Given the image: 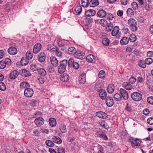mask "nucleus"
Wrapping results in <instances>:
<instances>
[{"label": "nucleus", "mask_w": 153, "mask_h": 153, "mask_svg": "<svg viewBox=\"0 0 153 153\" xmlns=\"http://www.w3.org/2000/svg\"><path fill=\"white\" fill-rule=\"evenodd\" d=\"M70 67L69 66L68 62L66 59H64L60 62L58 66V71L60 74L64 73L66 69Z\"/></svg>", "instance_id": "nucleus-1"}, {"label": "nucleus", "mask_w": 153, "mask_h": 153, "mask_svg": "<svg viewBox=\"0 0 153 153\" xmlns=\"http://www.w3.org/2000/svg\"><path fill=\"white\" fill-rule=\"evenodd\" d=\"M128 24L130 29L133 31H136L137 30L136 21L134 19L131 18L128 21Z\"/></svg>", "instance_id": "nucleus-2"}, {"label": "nucleus", "mask_w": 153, "mask_h": 153, "mask_svg": "<svg viewBox=\"0 0 153 153\" xmlns=\"http://www.w3.org/2000/svg\"><path fill=\"white\" fill-rule=\"evenodd\" d=\"M131 97L134 100L137 101L140 100L142 98L141 94L137 92H133L131 94Z\"/></svg>", "instance_id": "nucleus-3"}, {"label": "nucleus", "mask_w": 153, "mask_h": 153, "mask_svg": "<svg viewBox=\"0 0 153 153\" xmlns=\"http://www.w3.org/2000/svg\"><path fill=\"white\" fill-rule=\"evenodd\" d=\"M33 94L34 91L32 88H29L25 90L24 95L26 97H31L33 96Z\"/></svg>", "instance_id": "nucleus-4"}, {"label": "nucleus", "mask_w": 153, "mask_h": 153, "mask_svg": "<svg viewBox=\"0 0 153 153\" xmlns=\"http://www.w3.org/2000/svg\"><path fill=\"white\" fill-rule=\"evenodd\" d=\"M69 66H72L74 69H77L79 67V65L77 62L74 61L72 59H70L68 61Z\"/></svg>", "instance_id": "nucleus-5"}, {"label": "nucleus", "mask_w": 153, "mask_h": 153, "mask_svg": "<svg viewBox=\"0 0 153 153\" xmlns=\"http://www.w3.org/2000/svg\"><path fill=\"white\" fill-rule=\"evenodd\" d=\"M85 54L84 53L81 52L80 51H78L76 52H75V53L74 55L76 58L82 59L83 58H85Z\"/></svg>", "instance_id": "nucleus-6"}, {"label": "nucleus", "mask_w": 153, "mask_h": 153, "mask_svg": "<svg viewBox=\"0 0 153 153\" xmlns=\"http://www.w3.org/2000/svg\"><path fill=\"white\" fill-rule=\"evenodd\" d=\"M99 94L102 100H104L107 98V93L104 90L101 89L99 91Z\"/></svg>", "instance_id": "nucleus-7"}, {"label": "nucleus", "mask_w": 153, "mask_h": 153, "mask_svg": "<svg viewBox=\"0 0 153 153\" xmlns=\"http://www.w3.org/2000/svg\"><path fill=\"white\" fill-rule=\"evenodd\" d=\"M42 48V45L40 43H37L34 46L33 51L34 53L37 54L39 52Z\"/></svg>", "instance_id": "nucleus-8"}, {"label": "nucleus", "mask_w": 153, "mask_h": 153, "mask_svg": "<svg viewBox=\"0 0 153 153\" xmlns=\"http://www.w3.org/2000/svg\"><path fill=\"white\" fill-rule=\"evenodd\" d=\"M105 102L107 105L109 107H111L114 104L113 99L110 97L108 96L106 98Z\"/></svg>", "instance_id": "nucleus-9"}, {"label": "nucleus", "mask_w": 153, "mask_h": 153, "mask_svg": "<svg viewBox=\"0 0 153 153\" xmlns=\"http://www.w3.org/2000/svg\"><path fill=\"white\" fill-rule=\"evenodd\" d=\"M51 62L54 67H57L58 65V61L57 58L55 56H51L50 57Z\"/></svg>", "instance_id": "nucleus-10"}, {"label": "nucleus", "mask_w": 153, "mask_h": 153, "mask_svg": "<svg viewBox=\"0 0 153 153\" xmlns=\"http://www.w3.org/2000/svg\"><path fill=\"white\" fill-rule=\"evenodd\" d=\"M120 92L124 99L127 100L128 98V96L127 91L124 89L120 88Z\"/></svg>", "instance_id": "nucleus-11"}, {"label": "nucleus", "mask_w": 153, "mask_h": 153, "mask_svg": "<svg viewBox=\"0 0 153 153\" xmlns=\"http://www.w3.org/2000/svg\"><path fill=\"white\" fill-rule=\"evenodd\" d=\"M141 5H144L145 9L147 10H150L149 4L146 2V0H137Z\"/></svg>", "instance_id": "nucleus-12"}, {"label": "nucleus", "mask_w": 153, "mask_h": 153, "mask_svg": "<svg viewBox=\"0 0 153 153\" xmlns=\"http://www.w3.org/2000/svg\"><path fill=\"white\" fill-rule=\"evenodd\" d=\"M34 122L36 125L41 126L44 124V120L42 117H38L35 120Z\"/></svg>", "instance_id": "nucleus-13"}, {"label": "nucleus", "mask_w": 153, "mask_h": 153, "mask_svg": "<svg viewBox=\"0 0 153 153\" xmlns=\"http://www.w3.org/2000/svg\"><path fill=\"white\" fill-rule=\"evenodd\" d=\"M86 74L85 73H82L79 76V82L82 84H84L86 82Z\"/></svg>", "instance_id": "nucleus-14"}, {"label": "nucleus", "mask_w": 153, "mask_h": 153, "mask_svg": "<svg viewBox=\"0 0 153 153\" xmlns=\"http://www.w3.org/2000/svg\"><path fill=\"white\" fill-rule=\"evenodd\" d=\"M8 53L12 55H14L17 53V49L13 47H10L8 50Z\"/></svg>", "instance_id": "nucleus-15"}, {"label": "nucleus", "mask_w": 153, "mask_h": 153, "mask_svg": "<svg viewBox=\"0 0 153 153\" xmlns=\"http://www.w3.org/2000/svg\"><path fill=\"white\" fill-rule=\"evenodd\" d=\"M96 115L100 118L105 119L107 117V114L102 111H99L96 113Z\"/></svg>", "instance_id": "nucleus-16"}, {"label": "nucleus", "mask_w": 153, "mask_h": 153, "mask_svg": "<svg viewBox=\"0 0 153 153\" xmlns=\"http://www.w3.org/2000/svg\"><path fill=\"white\" fill-rule=\"evenodd\" d=\"M96 14V11L92 9L88 10L85 12V15L87 16L90 17L93 16Z\"/></svg>", "instance_id": "nucleus-17"}, {"label": "nucleus", "mask_w": 153, "mask_h": 153, "mask_svg": "<svg viewBox=\"0 0 153 153\" xmlns=\"http://www.w3.org/2000/svg\"><path fill=\"white\" fill-rule=\"evenodd\" d=\"M46 59V55L44 53H41L38 55V59L39 61L43 62Z\"/></svg>", "instance_id": "nucleus-18"}, {"label": "nucleus", "mask_w": 153, "mask_h": 153, "mask_svg": "<svg viewBox=\"0 0 153 153\" xmlns=\"http://www.w3.org/2000/svg\"><path fill=\"white\" fill-rule=\"evenodd\" d=\"M107 15L106 12L103 10H99L97 13L98 16L100 18H103L106 16Z\"/></svg>", "instance_id": "nucleus-19"}, {"label": "nucleus", "mask_w": 153, "mask_h": 153, "mask_svg": "<svg viewBox=\"0 0 153 153\" xmlns=\"http://www.w3.org/2000/svg\"><path fill=\"white\" fill-rule=\"evenodd\" d=\"M18 75V71L16 70H14L10 73V77L11 79H14L17 77Z\"/></svg>", "instance_id": "nucleus-20"}, {"label": "nucleus", "mask_w": 153, "mask_h": 153, "mask_svg": "<svg viewBox=\"0 0 153 153\" xmlns=\"http://www.w3.org/2000/svg\"><path fill=\"white\" fill-rule=\"evenodd\" d=\"M120 30V28L118 26H116L113 28L111 34L113 36H114L117 35Z\"/></svg>", "instance_id": "nucleus-21"}, {"label": "nucleus", "mask_w": 153, "mask_h": 153, "mask_svg": "<svg viewBox=\"0 0 153 153\" xmlns=\"http://www.w3.org/2000/svg\"><path fill=\"white\" fill-rule=\"evenodd\" d=\"M61 80L63 82H67L69 79V77L68 75L64 74L62 75L60 77Z\"/></svg>", "instance_id": "nucleus-22"}, {"label": "nucleus", "mask_w": 153, "mask_h": 153, "mask_svg": "<svg viewBox=\"0 0 153 153\" xmlns=\"http://www.w3.org/2000/svg\"><path fill=\"white\" fill-rule=\"evenodd\" d=\"M129 41V39L126 37H124L122 38L120 41V43L122 45H125L127 44Z\"/></svg>", "instance_id": "nucleus-23"}, {"label": "nucleus", "mask_w": 153, "mask_h": 153, "mask_svg": "<svg viewBox=\"0 0 153 153\" xmlns=\"http://www.w3.org/2000/svg\"><path fill=\"white\" fill-rule=\"evenodd\" d=\"M37 72L39 74L43 76H45L47 74L45 70L42 68H39Z\"/></svg>", "instance_id": "nucleus-24"}, {"label": "nucleus", "mask_w": 153, "mask_h": 153, "mask_svg": "<svg viewBox=\"0 0 153 153\" xmlns=\"http://www.w3.org/2000/svg\"><path fill=\"white\" fill-rule=\"evenodd\" d=\"M113 27V24L110 22V23H107L105 25V29L106 31L108 32L111 31Z\"/></svg>", "instance_id": "nucleus-25"}, {"label": "nucleus", "mask_w": 153, "mask_h": 153, "mask_svg": "<svg viewBox=\"0 0 153 153\" xmlns=\"http://www.w3.org/2000/svg\"><path fill=\"white\" fill-rule=\"evenodd\" d=\"M89 4L90 7H94L99 5V2L98 0H91Z\"/></svg>", "instance_id": "nucleus-26"}, {"label": "nucleus", "mask_w": 153, "mask_h": 153, "mask_svg": "<svg viewBox=\"0 0 153 153\" xmlns=\"http://www.w3.org/2000/svg\"><path fill=\"white\" fill-rule=\"evenodd\" d=\"M20 87L21 88L24 89L25 88H29L30 87L29 84L26 82H23L20 84Z\"/></svg>", "instance_id": "nucleus-27"}, {"label": "nucleus", "mask_w": 153, "mask_h": 153, "mask_svg": "<svg viewBox=\"0 0 153 153\" xmlns=\"http://www.w3.org/2000/svg\"><path fill=\"white\" fill-rule=\"evenodd\" d=\"M123 87L126 90H130L132 88V86L130 83L127 82H124L123 85Z\"/></svg>", "instance_id": "nucleus-28"}, {"label": "nucleus", "mask_w": 153, "mask_h": 153, "mask_svg": "<svg viewBox=\"0 0 153 153\" xmlns=\"http://www.w3.org/2000/svg\"><path fill=\"white\" fill-rule=\"evenodd\" d=\"M52 140L53 142L59 144L62 143L61 139L59 137H57L54 136L52 138Z\"/></svg>", "instance_id": "nucleus-29"}, {"label": "nucleus", "mask_w": 153, "mask_h": 153, "mask_svg": "<svg viewBox=\"0 0 153 153\" xmlns=\"http://www.w3.org/2000/svg\"><path fill=\"white\" fill-rule=\"evenodd\" d=\"M49 123L50 126L53 127L56 126V122L55 119L53 118H51L49 119Z\"/></svg>", "instance_id": "nucleus-30"}, {"label": "nucleus", "mask_w": 153, "mask_h": 153, "mask_svg": "<svg viewBox=\"0 0 153 153\" xmlns=\"http://www.w3.org/2000/svg\"><path fill=\"white\" fill-rule=\"evenodd\" d=\"M28 60L25 57H22L21 60V64L23 66L27 65L28 64Z\"/></svg>", "instance_id": "nucleus-31"}, {"label": "nucleus", "mask_w": 153, "mask_h": 153, "mask_svg": "<svg viewBox=\"0 0 153 153\" xmlns=\"http://www.w3.org/2000/svg\"><path fill=\"white\" fill-rule=\"evenodd\" d=\"M108 92L109 93H112L114 91V86L112 84H109L108 85V87L107 88Z\"/></svg>", "instance_id": "nucleus-32"}, {"label": "nucleus", "mask_w": 153, "mask_h": 153, "mask_svg": "<svg viewBox=\"0 0 153 153\" xmlns=\"http://www.w3.org/2000/svg\"><path fill=\"white\" fill-rule=\"evenodd\" d=\"M86 59L88 62H92L95 59V57L93 55L89 54L87 56Z\"/></svg>", "instance_id": "nucleus-33"}, {"label": "nucleus", "mask_w": 153, "mask_h": 153, "mask_svg": "<svg viewBox=\"0 0 153 153\" xmlns=\"http://www.w3.org/2000/svg\"><path fill=\"white\" fill-rule=\"evenodd\" d=\"M22 75L26 77L30 76L31 75L29 71L25 69H22Z\"/></svg>", "instance_id": "nucleus-34"}, {"label": "nucleus", "mask_w": 153, "mask_h": 153, "mask_svg": "<svg viewBox=\"0 0 153 153\" xmlns=\"http://www.w3.org/2000/svg\"><path fill=\"white\" fill-rule=\"evenodd\" d=\"M76 51V49L74 47H70L68 50V52L69 54L73 55H74Z\"/></svg>", "instance_id": "nucleus-35"}, {"label": "nucleus", "mask_w": 153, "mask_h": 153, "mask_svg": "<svg viewBox=\"0 0 153 153\" xmlns=\"http://www.w3.org/2000/svg\"><path fill=\"white\" fill-rule=\"evenodd\" d=\"M114 97L115 100L117 101H120L122 100V97L119 94H116L114 96Z\"/></svg>", "instance_id": "nucleus-36"}, {"label": "nucleus", "mask_w": 153, "mask_h": 153, "mask_svg": "<svg viewBox=\"0 0 153 153\" xmlns=\"http://www.w3.org/2000/svg\"><path fill=\"white\" fill-rule=\"evenodd\" d=\"M46 145L48 146L53 147L55 144L53 140H47L45 141Z\"/></svg>", "instance_id": "nucleus-37"}, {"label": "nucleus", "mask_w": 153, "mask_h": 153, "mask_svg": "<svg viewBox=\"0 0 153 153\" xmlns=\"http://www.w3.org/2000/svg\"><path fill=\"white\" fill-rule=\"evenodd\" d=\"M30 68L33 71H38L39 68L36 64H32L30 65Z\"/></svg>", "instance_id": "nucleus-38"}, {"label": "nucleus", "mask_w": 153, "mask_h": 153, "mask_svg": "<svg viewBox=\"0 0 153 153\" xmlns=\"http://www.w3.org/2000/svg\"><path fill=\"white\" fill-rule=\"evenodd\" d=\"M100 124L103 127L105 128L108 129L109 128V126L107 123L104 121H101L100 123Z\"/></svg>", "instance_id": "nucleus-39"}, {"label": "nucleus", "mask_w": 153, "mask_h": 153, "mask_svg": "<svg viewBox=\"0 0 153 153\" xmlns=\"http://www.w3.org/2000/svg\"><path fill=\"white\" fill-rule=\"evenodd\" d=\"M140 140L138 139H135L134 141V145L132 147H134L135 146H140Z\"/></svg>", "instance_id": "nucleus-40"}, {"label": "nucleus", "mask_w": 153, "mask_h": 153, "mask_svg": "<svg viewBox=\"0 0 153 153\" xmlns=\"http://www.w3.org/2000/svg\"><path fill=\"white\" fill-rule=\"evenodd\" d=\"M26 58L29 60L31 59L33 57V54L30 52H27L26 54Z\"/></svg>", "instance_id": "nucleus-41"}, {"label": "nucleus", "mask_w": 153, "mask_h": 153, "mask_svg": "<svg viewBox=\"0 0 153 153\" xmlns=\"http://www.w3.org/2000/svg\"><path fill=\"white\" fill-rule=\"evenodd\" d=\"M89 0H82V6L84 7H87L88 5Z\"/></svg>", "instance_id": "nucleus-42"}, {"label": "nucleus", "mask_w": 153, "mask_h": 153, "mask_svg": "<svg viewBox=\"0 0 153 153\" xmlns=\"http://www.w3.org/2000/svg\"><path fill=\"white\" fill-rule=\"evenodd\" d=\"M82 7L81 6H79L76 7L75 11L78 15L82 11Z\"/></svg>", "instance_id": "nucleus-43"}, {"label": "nucleus", "mask_w": 153, "mask_h": 153, "mask_svg": "<svg viewBox=\"0 0 153 153\" xmlns=\"http://www.w3.org/2000/svg\"><path fill=\"white\" fill-rule=\"evenodd\" d=\"M130 41L131 42H134L136 40V36L134 34H132L131 35L129 39Z\"/></svg>", "instance_id": "nucleus-44"}, {"label": "nucleus", "mask_w": 153, "mask_h": 153, "mask_svg": "<svg viewBox=\"0 0 153 153\" xmlns=\"http://www.w3.org/2000/svg\"><path fill=\"white\" fill-rule=\"evenodd\" d=\"M57 49V47L53 45H51L48 47V49L52 51H56Z\"/></svg>", "instance_id": "nucleus-45"}, {"label": "nucleus", "mask_w": 153, "mask_h": 153, "mask_svg": "<svg viewBox=\"0 0 153 153\" xmlns=\"http://www.w3.org/2000/svg\"><path fill=\"white\" fill-rule=\"evenodd\" d=\"M146 64L143 61L141 60L138 62V65L140 67L143 68H145L146 67Z\"/></svg>", "instance_id": "nucleus-46"}, {"label": "nucleus", "mask_w": 153, "mask_h": 153, "mask_svg": "<svg viewBox=\"0 0 153 153\" xmlns=\"http://www.w3.org/2000/svg\"><path fill=\"white\" fill-rule=\"evenodd\" d=\"M102 42L103 45L108 46L109 45V40L108 39L105 38L102 40Z\"/></svg>", "instance_id": "nucleus-47"}, {"label": "nucleus", "mask_w": 153, "mask_h": 153, "mask_svg": "<svg viewBox=\"0 0 153 153\" xmlns=\"http://www.w3.org/2000/svg\"><path fill=\"white\" fill-rule=\"evenodd\" d=\"M60 130L61 131L64 133L66 132V126L63 124H61L60 127Z\"/></svg>", "instance_id": "nucleus-48"}, {"label": "nucleus", "mask_w": 153, "mask_h": 153, "mask_svg": "<svg viewBox=\"0 0 153 153\" xmlns=\"http://www.w3.org/2000/svg\"><path fill=\"white\" fill-rule=\"evenodd\" d=\"M127 13L128 15L130 16L133 15L134 14V12L133 10L130 8H129L127 9Z\"/></svg>", "instance_id": "nucleus-49"}, {"label": "nucleus", "mask_w": 153, "mask_h": 153, "mask_svg": "<svg viewBox=\"0 0 153 153\" xmlns=\"http://www.w3.org/2000/svg\"><path fill=\"white\" fill-rule=\"evenodd\" d=\"M107 23V21L104 19H102L100 22V24L103 27H105Z\"/></svg>", "instance_id": "nucleus-50"}, {"label": "nucleus", "mask_w": 153, "mask_h": 153, "mask_svg": "<svg viewBox=\"0 0 153 153\" xmlns=\"http://www.w3.org/2000/svg\"><path fill=\"white\" fill-rule=\"evenodd\" d=\"M153 62V60L150 58L146 59L145 60V63L148 65L151 64Z\"/></svg>", "instance_id": "nucleus-51"}, {"label": "nucleus", "mask_w": 153, "mask_h": 153, "mask_svg": "<svg viewBox=\"0 0 153 153\" xmlns=\"http://www.w3.org/2000/svg\"><path fill=\"white\" fill-rule=\"evenodd\" d=\"M105 76V73L104 71L101 70L100 71L98 74L99 77L100 78H103Z\"/></svg>", "instance_id": "nucleus-52"}, {"label": "nucleus", "mask_w": 153, "mask_h": 153, "mask_svg": "<svg viewBox=\"0 0 153 153\" xmlns=\"http://www.w3.org/2000/svg\"><path fill=\"white\" fill-rule=\"evenodd\" d=\"M58 153H65V149L62 147L58 148Z\"/></svg>", "instance_id": "nucleus-53"}, {"label": "nucleus", "mask_w": 153, "mask_h": 153, "mask_svg": "<svg viewBox=\"0 0 153 153\" xmlns=\"http://www.w3.org/2000/svg\"><path fill=\"white\" fill-rule=\"evenodd\" d=\"M125 109L128 112H131L132 110L131 105L128 103H127L125 107Z\"/></svg>", "instance_id": "nucleus-54"}, {"label": "nucleus", "mask_w": 153, "mask_h": 153, "mask_svg": "<svg viewBox=\"0 0 153 153\" xmlns=\"http://www.w3.org/2000/svg\"><path fill=\"white\" fill-rule=\"evenodd\" d=\"M4 62L5 63V65H9L11 64V60L8 58H7L4 61Z\"/></svg>", "instance_id": "nucleus-55"}, {"label": "nucleus", "mask_w": 153, "mask_h": 153, "mask_svg": "<svg viewBox=\"0 0 153 153\" xmlns=\"http://www.w3.org/2000/svg\"><path fill=\"white\" fill-rule=\"evenodd\" d=\"M6 66L5 63L4 62V61L0 62V69H3L5 68Z\"/></svg>", "instance_id": "nucleus-56"}, {"label": "nucleus", "mask_w": 153, "mask_h": 153, "mask_svg": "<svg viewBox=\"0 0 153 153\" xmlns=\"http://www.w3.org/2000/svg\"><path fill=\"white\" fill-rule=\"evenodd\" d=\"M6 89L5 85L3 82H0V90L4 91Z\"/></svg>", "instance_id": "nucleus-57"}, {"label": "nucleus", "mask_w": 153, "mask_h": 153, "mask_svg": "<svg viewBox=\"0 0 153 153\" xmlns=\"http://www.w3.org/2000/svg\"><path fill=\"white\" fill-rule=\"evenodd\" d=\"M136 79L134 77H132L129 79V82L131 84H134L136 81Z\"/></svg>", "instance_id": "nucleus-58"}, {"label": "nucleus", "mask_w": 153, "mask_h": 153, "mask_svg": "<svg viewBox=\"0 0 153 153\" xmlns=\"http://www.w3.org/2000/svg\"><path fill=\"white\" fill-rule=\"evenodd\" d=\"M114 18V16L113 14L111 13H107V19L112 20Z\"/></svg>", "instance_id": "nucleus-59"}, {"label": "nucleus", "mask_w": 153, "mask_h": 153, "mask_svg": "<svg viewBox=\"0 0 153 153\" xmlns=\"http://www.w3.org/2000/svg\"><path fill=\"white\" fill-rule=\"evenodd\" d=\"M147 102L151 104H153V97H150L147 99Z\"/></svg>", "instance_id": "nucleus-60"}, {"label": "nucleus", "mask_w": 153, "mask_h": 153, "mask_svg": "<svg viewBox=\"0 0 153 153\" xmlns=\"http://www.w3.org/2000/svg\"><path fill=\"white\" fill-rule=\"evenodd\" d=\"M131 5L132 6V7L135 10L138 8V4L135 2H132L131 4Z\"/></svg>", "instance_id": "nucleus-61"}, {"label": "nucleus", "mask_w": 153, "mask_h": 153, "mask_svg": "<svg viewBox=\"0 0 153 153\" xmlns=\"http://www.w3.org/2000/svg\"><path fill=\"white\" fill-rule=\"evenodd\" d=\"M147 123L151 125L153 124V118L150 117L148 118L147 120Z\"/></svg>", "instance_id": "nucleus-62"}, {"label": "nucleus", "mask_w": 153, "mask_h": 153, "mask_svg": "<svg viewBox=\"0 0 153 153\" xmlns=\"http://www.w3.org/2000/svg\"><path fill=\"white\" fill-rule=\"evenodd\" d=\"M47 69L50 73H53L54 71V69L51 66H48Z\"/></svg>", "instance_id": "nucleus-63"}, {"label": "nucleus", "mask_w": 153, "mask_h": 153, "mask_svg": "<svg viewBox=\"0 0 153 153\" xmlns=\"http://www.w3.org/2000/svg\"><path fill=\"white\" fill-rule=\"evenodd\" d=\"M137 80L138 82L140 83H142L144 81V78L140 76L137 77Z\"/></svg>", "instance_id": "nucleus-64"}]
</instances>
